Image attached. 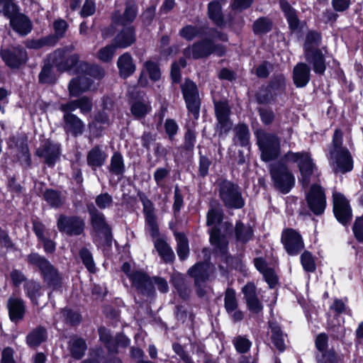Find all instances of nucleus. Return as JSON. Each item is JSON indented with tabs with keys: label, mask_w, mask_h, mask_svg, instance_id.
Here are the masks:
<instances>
[{
	"label": "nucleus",
	"mask_w": 363,
	"mask_h": 363,
	"mask_svg": "<svg viewBox=\"0 0 363 363\" xmlns=\"http://www.w3.org/2000/svg\"><path fill=\"white\" fill-rule=\"evenodd\" d=\"M238 306L235 297V291L232 289H228L225 296V308L228 313L234 311Z\"/></svg>",
	"instance_id": "nucleus-50"
},
{
	"label": "nucleus",
	"mask_w": 363,
	"mask_h": 363,
	"mask_svg": "<svg viewBox=\"0 0 363 363\" xmlns=\"http://www.w3.org/2000/svg\"><path fill=\"white\" fill-rule=\"evenodd\" d=\"M310 68L303 62L298 63L293 70V80L298 88L304 87L310 80Z\"/></svg>",
	"instance_id": "nucleus-24"
},
{
	"label": "nucleus",
	"mask_w": 363,
	"mask_h": 363,
	"mask_svg": "<svg viewBox=\"0 0 363 363\" xmlns=\"http://www.w3.org/2000/svg\"><path fill=\"white\" fill-rule=\"evenodd\" d=\"M1 55L3 60L10 67H18L27 61V52L20 46L10 50H2Z\"/></svg>",
	"instance_id": "nucleus-15"
},
{
	"label": "nucleus",
	"mask_w": 363,
	"mask_h": 363,
	"mask_svg": "<svg viewBox=\"0 0 363 363\" xmlns=\"http://www.w3.org/2000/svg\"><path fill=\"white\" fill-rule=\"evenodd\" d=\"M47 338L46 330L42 327L37 328L27 336V343L30 347H37Z\"/></svg>",
	"instance_id": "nucleus-38"
},
{
	"label": "nucleus",
	"mask_w": 363,
	"mask_h": 363,
	"mask_svg": "<svg viewBox=\"0 0 363 363\" xmlns=\"http://www.w3.org/2000/svg\"><path fill=\"white\" fill-rule=\"evenodd\" d=\"M270 173L274 184L282 193H288L294 184V177L287 167L281 164L271 167Z\"/></svg>",
	"instance_id": "nucleus-7"
},
{
	"label": "nucleus",
	"mask_w": 363,
	"mask_h": 363,
	"mask_svg": "<svg viewBox=\"0 0 363 363\" xmlns=\"http://www.w3.org/2000/svg\"><path fill=\"white\" fill-rule=\"evenodd\" d=\"M172 281L179 296L183 298H187L189 296V290L184 285V278L182 276L179 274H174L172 278Z\"/></svg>",
	"instance_id": "nucleus-49"
},
{
	"label": "nucleus",
	"mask_w": 363,
	"mask_h": 363,
	"mask_svg": "<svg viewBox=\"0 0 363 363\" xmlns=\"http://www.w3.org/2000/svg\"><path fill=\"white\" fill-rule=\"evenodd\" d=\"M62 315L66 322L73 325L79 323L81 319L79 313L68 309L63 310L62 311Z\"/></svg>",
	"instance_id": "nucleus-63"
},
{
	"label": "nucleus",
	"mask_w": 363,
	"mask_h": 363,
	"mask_svg": "<svg viewBox=\"0 0 363 363\" xmlns=\"http://www.w3.org/2000/svg\"><path fill=\"white\" fill-rule=\"evenodd\" d=\"M117 48V47H115L113 42L111 45H108L101 48L97 52L98 59L104 62H110L112 60L114 52Z\"/></svg>",
	"instance_id": "nucleus-48"
},
{
	"label": "nucleus",
	"mask_w": 363,
	"mask_h": 363,
	"mask_svg": "<svg viewBox=\"0 0 363 363\" xmlns=\"http://www.w3.org/2000/svg\"><path fill=\"white\" fill-rule=\"evenodd\" d=\"M155 247L164 262H172L174 258V254L171 247L162 239L157 238L155 240Z\"/></svg>",
	"instance_id": "nucleus-36"
},
{
	"label": "nucleus",
	"mask_w": 363,
	"mask_h": 363,
	"mask_svg": "<svg viewBox=\"0 0 363 363\" xmlns=\"http://www.w3.org/2000/svg\"><path fill=\"white\" fill-rule=\"evenodd\" d=\"M57 225L60 232L69 235H80L84 229V222L78 216L61 215L57 219Z\"/></svg>",
	"instance_id": "nucleus-11"
},
{
	"label": "nucleus",
	"mask_w": 363,
	"mask_h": 363,
	"mask_svg": "<svg viewBox=\"0 0 363 363\" xmlns=\"http://www.w3.org/2000/svg\"><path fill=\"white\" fill-rule=\"evenodd\" d=\"M233 343L237 351L240 353L247 352L251 347V342L248 339L241 336L235 338Z\"/></svg>",
	"instance_id": "nucleus-56"
},
{
	"label": "nucleus",
	"mask_w": 363,
	"mask_h": 363,
	"mask_svg": "<svg viewBox=\"0 0 363 363\" xmlns=\"http://www.w3.org/2000/svg\"><path fill=\"white\" fill-rule=\"evenodd\" d=\"M107 158V155L99 146L91 148L86 156V161L89 166L92 169L101 167Z\"/></svg>",
	"instance_id": "nucleus-28"
},
{
	"label": "nucleus",
	"mask_w": 363,
	"mask_h": 363,
	"mask_svg": "<svg viewBox=\"0 0 363 363\" xmlns=\"http://www.w3.org/2000/svg\"><path fill=\"white\" fill-rule=\"evenodd\" d=\"M96 204L101 209L108 208L113 203V199L108 193L101 194L95 199Z\"/></svg>",
	"instance_id": "nucleus-59"
},
{
	"label": "nucleus",
	"mask_w": 363,
	"mask_h": 363,
	"mask_svg": "<svg viewBox=\"0 0 363 363\" xmlns=\"http://www.w3.org/2000/svg\"><path fill=\"white\" fill-rule=\"evenodd\" d=\"M342 133L336 130L329 147L330 163L335 172L345 173L353 169V160L349 150L342 147Z\"/></svg>",
	"instance_id": "nucleus-1"
},
{
	"label": "nucleus",
	"mask_w": 363,
	"mask_h": 363,
	"mask_svg": "<svg viewBox=\"0 0 363 363\" xmlns=\"http://www.w3.org/2000/svg\"><path fill=\"white\" fill-rule=\"evenodd\" d=\"M212 53L222 56L225 53V48L220 45H215L208 39L195 43L184 51V55L186 57L194 59L206 57Z\"/></svg>",
	"instance_id": "nucleus-6"
},
{
	"label": "nucleus",
	"mask_w": 363,
	"mask_h": 363,
	"mask_svg": "<svg viewBox=\"0 0 363 363\" xmlns=\"http://www.w3.org/2000/svg\"><path fill=\"white\" fill-rule=\"evenodd\" d=\"M8 308L11 320L18 322L22 320L25 313V306L22 299L11 297L8 300Z\"/></svg>",
	"instance_id": "nucleus-25"
},
{
	"label": "nucleus",
	"mask_w": 363,
	"mask_h": 363,
	"mask_svg": "<svg viewBox=\"0 0 363 363\" xmlns=\"http://www.w3.org/2000/svg\"><path fill=\"white\" fill-rule=\"evenodd\" d=\"M256 137L263 161L269 162L279 156L280 141L276 135L259 130L256 131Z\"/></svg>",
	"instance_id": "nucleus-3"
},
{
	"label": "nucleus",
	"mask_w": 363,
	"mask_h": 363,
	"mask_svg": "<svg viewBox=\"0 0 363 363\" xmlns=\"http://www.w3.org/2000/svg\"><path fill=\"white\" fill-rule=\"evenodd\" d=\"M145 67L152 80L157 81L160 78L161 74L157 64L151 61H147L145 62Z\"/></svg>",
	"instance_id": "nucleus-60"
},
{
	"label": "nucleus",
	"mask_w": 363,
	"mask_h": 363,
	"mask_svg": "<svg viewBox=\"0 0 363 363\" xmlns=\"http://www.w3.org/2000/svg\"><path fill=\"white\" fill-rule=\"evenodd\" d=\"M269 328L272 332L271 338L273 344L279 351H284L285 349L284 335L280 327L274 323H270Z\"/></svg>",
	"instance_id": "nucleus-37"
},
{
	"label": "nucleus",
	"mask_w": 363,
	"mask_h": 363,
	"mask_svg": "<svg viewBox=\"0 0 363 363\" xmlns=\"http://www.w3.org/2000/svg\"><path fill=\"white\" fill-rule=\"evenodd\" d=\"M135 41V34L132 26H124V28L115 37L113 42L118 48H126Z\"/></svg>",
	"instance_id": "nucleus-20"
},
{
	"label": "nucleus",
	"mask_w": 363,
	"mask_h": 363,
	"mask_svg": "<svg viewBox=\"0 0 363 363\" xmlns=\"http://www.w3.org/2000/svg\"><path fill=\"white\" fill-rule=\"evenodd\" d=\"M0 13L10 20L20 13L13 0H0Z\"/></svg>",
	"instance_id": "nucleus-41"
},
{
	"label": "nucleus",
	"mask_w": 363,
	"mask_h": 363,
	"mask_svg": "<svg viewBox=\"0 0 363 363\" xmlns=\"http://www.w3.org/2000/svg\"><path fill=\"white\" fill-rule=\"evenodd\" d=\"M137 14V7L134 2L127 1L126 7L123 16H121L118 13H115L113 16V22L126 26L133 21Z\"/></svg>",
	"instance_id": "nucleus-27"
},
{
	"label": "nucleus",
	"mask_w": 363,
	"mask_h": 363,
	"mask_svg": "<svg viewBox=\"0 0 363 363\" xmlns=\"http://www.w3.org/2000/svg\"><path fill=\"white\" fill-rule=\"evenodd\" d=\"M90 214L94 229L97 231L108 234L109 233V228L106 223L104 215L95 208L90 211Z\"/></svg>",
	"instance_id": "nucleus-35"
},
{
	"label": "nucleus",
	"mask_w": 363,
	"mask_h": 363,
	"mask_svg": "<svg viewBox=\"0 0 363 363\" xmlns=\"http://www.w3.org/2000/svg\"><path fill=\"white\" fill-rule=\"evenodd\" d=\"M142 202L145 217V229L153 238H156L159 235V228L156 221L153 203L147 199H142Z\"/></svg>",
	"instance_id": "nucleus-17"
},
{
	"label": "nucleus",
	"mask_w": 363,
	"mask_h": 363,
	"mask_svg": "<svg viewBox=\"0 0 363 363\" xmlns=\"http://www.w3.org/2000/svg\"><path fill=\"white\" fill-rule=\"evenodd\" d=\"M301 262L303 269L307 272H313L315 264L312 255L309 252H304L301 256Z\"/></svg>",
	"instance_id": "nucleus-55"
},
{
	"label": "nucleus",
	"mask_w": 363,
	"mask_h": 363,
	"mask_svg": "<svg viewBox=\"0 0 363 363\" xmlns=\"http://www.w3.org/2000/svg\"><path fill=\"white\" fill-rule=\"evenodd\" d=\"M67 23L64 20H57L53 23L55 37L59 39L65 35L67 28Z\"/></svg>",
	"instance_id": "nucleus-62"
},
{
	"label": "nucleus",
	"mask_w": 363,
	"mask_h": 363,
	"mask_svg": "<svg viewBox=\"0 0 363 363\" xmlns=\"http://www.w3.org/2000/svg\"><path fill=\"white\" fill-rule=\"evenodd\" d=\"M215 111L220 131L225 133L228 131L231 128V124L228 120L230 108L228 104L222 101L215 103Z\"/></svg>",
	"instance_id": "nucleus-23"
},
{
	"label": "nucleus",
	"mask_w": 363,
	"mask_h": 363,
	"mask_svg": "<svg viewBox=\"0 0 363 363\" xmlns=\"http://www.w3.org/2000/svg\"><path fill=\"white\" fill-rule=\"evenodd\" d=\"M208 14L210 19L217 26L223 24V16L220 2L213 1L208 4Z\"/></svg>",
	"instance_id": "nucleus-34"
},
{
	"label": "nucleus",
	"mask_w": 363,
	"mask_h": 363,
	"mask_svg": "<svg viewBox=\"0 0 363 363\" xmlns=\"http://www.w3.org/2000/svg\"><path fill=\"white\" fill-rule=\"evenodd\" d=\"M235 234L239 241L245 242L251 238L252 230L249 226H244L242 223H238L235 227Z\"/></svg>",
	"instance_id": "nucleus-47"
},
{
	"label": "nucleus",
	"mask_w": 363,
	"mask_h": 363,
	"mask_svg": "<svg viewBox=\"0 0 363 363\" xmlns=\"http://www.w3.org/2000/svg\"><path fill=\"white\" fill-rule=\"evenodd\" d=\"M44 198L52 207L58 208L62 204V199L58 192L54 190H47L44 194Z\"/></svg>",
	"instance_id": "nucleus-51"
},
{
	"label": "nucleus",
	"mask_w": 363,
	"mask_h": 363,
	"mask_svg": "<svg viewBox=\"0 0 363 363\" xmlns=\"http://www.w3.org/2000/svg\"><path fill=\"white\" fill-rule=\"evenodd\" d=\"M320 35L315 32H309L306 37L303 46V52L320 49Z\"/></svg>",
	"instance_id": "nucleus-43"
},
{
	"label": "nucleus",
	"mask_w": 363,
	"mask_h": 363,
	"mask_svg": "<svg viewBox=\"0 0 363 363\" xmlns=\"http://www.w3.org/2000/svg\"><path fill=\"white\" fill-rule=\"evenodd\" d=\"M40 157L45 158V162L52 166L60 155V147L57 144H53L47 141L42 147H39L36 152Z\"/></svg>",
	"instance_id": "nucleus-21"
},
{
	"label": "nucleus",
	"mask_w": 363,
	"mask_h": 363,
	"mask_svg": "<svg viewBox=\"0 0 363 363\" xmlns=\"http://www.w3.org/2000/svg\"><path fill=\"white\" fill-rule=\"evenodd\" d=\"M353 232L355 238L359 241L363 242V216L356 219L353 226Z\"/></svg>",
	"instance_id": "nucleus-64"
},
{
	"label": "nucleus",
	"mask_w": 363,
	"mask_h": 363,
	"mask_svg": "<svg viewBox=\"0 0 363 363\" xmlns=\"http://www.w3.org/2000/svg\"><path fill=\"white\" fill-rule=\"evenodd\" d=\"M92 82L85 74L73 79L69 84V91L72 96H77L83 92L89 90Z\"/></svg>",
	"instance_id": "nucleus-22"
},
{
	"label": "nucleus",
	"mask_w": 363,
	"mask_h": 363,
	"mask_svg": "<svg viewBox=\"0 0 363 363\" xmlns=\"http://www.w3.org/2000/svg\"><path fill=\"white\" fill-rule=\"evenodd\" d=\"M220 197L225 205L230 208H240L245 203L238 186L229 182L220 184Z\"/></svg>",
	"instance_id": "nucleus-8"
},
{
	"label": "nucleus",
	"mask_w": 363,
	"mask_h": 363,
	"mask_svg": "<svg viewBox=\"0 0 363 363\" xmlns=\"http://www.w3.org/2000/svg\"><path fill=\"white\" fill-rule=\"evenodd\" d=\"M333 212L337 220L342 225H347L352 219V209L349 201L343 194L333 192Z\"/></svg>",
	"instance_id": "nucleus-10"
},
{
	"label": "nucleus",
	"mask_w": 363,
	"mask_h": 363,
	"mask_svg": "<svg viewBox=\"0 0 363 363\" xmlns=\"http://www.w3.org/2000/svg\"><path fill=\"white\" fill-rule=\"evenodd\" d=\"M327 50L325 48L307 50L303 52L305 60L312 66L315 73L323 74L325 69V54Z\"/></svg>",
	"instance_id": "nucleus-16"
},
{
	"label": "nucleus",
	"mask_w": 363,
	"mask_h": 363,
	"mask_svg": "<svg viewBox=\"0 0 363 363\" xmlns=\"http://www.w3.org/2000/svg\"><path fill=\"white\" fill-rule=\"evenodd\" d=\"M27 261L40 269L44 282L49 287L53 289L59 287L62 277L57 269L48 259L38 253H31L28 256Z\"/></svg>",
	"instance_id": "nucleus-2"
},
{
	"label": "nucleus",
	"mask_w": 363,
	"mask_h": 363,
	"mask_svg": "<svg viewBox=\"0 0 363 363\" xmlns=\"http://www.w3.org/2000/svg\"><path fill=\"white\" fill-rule=\"evenodd\" d=\"M271 26L272 23L269 19L261 18L255 22L253 30L257 34L264 33L271 29Z\"/></svg>",
	"instance_id": "nucleus-52"
},
{
	"label": "nucleus",
	"mask_w": 363,
	"mask_h": 363,
	"mask_svg": "<svg viewBox=\"0 0 363 363\" xmlns=\"http://www.w3.org/2000/svg\"><path fill=\"white\" fill-rule=\"evenodd\" d=\"M274 95L275 94L269 86L267 88L259 91L257 99L260 104H268L273 99Z\"/></svg>",
	"instance_id": "nucleus-58"
},
{
	"label": "nucleus",
	"mask_w": 363,
	"mask_h": 363,
	"mask_svg": "<svg viewBox=\"0 0 363 363\" xmlns=\"http://www.w3.org/2000/svg\"><path fill=\"white\" fill-rule=\"evenodd\" d=\"M140 293L149 295L154 291L153 281L144 272L135 270L130 279Z\"/></svg>",
	"instance_id": "nucleus-19"
},
{
	"label": "nucleus",
	"mask_w": 363,
	"mask_h": 363,
	"mask_svg": "<svg viewBox=\"0 0 363 363\" xmlns=\"http://www.w3.org/2000/svg\"><path fill=\"white\" fill-rule=\"evenodd\" d=\"M79 68L87 77H92L99 79L104 75V71L98 65H90L85 62H80Z\"/></svg>",
	"instance_id": "nucleus-42"
},
{
	"label": "nucleus",
	"mask_w": 363,
	"mask_h": 363,
	"mask_svg": "<svg viewBox=\"0 0 363 363\" xmlns=\"http://www.w3.org/2000/svg\"><path fill=\"white\" fill-rule=\"evenodd\" d=\"M39 81H40V82L43 83V84L53 82L54 77L52 74L50 65H45L43 67V69L39 74Z\"/></svg>",
	"instance_id": "nucleus-61"
},
{
	"label": "nucleus",
	"mask_w": 363,
	"mask_h": 363,
	"mask_svg": "<svg viewBox=\"0 0 363 363\" xmlns=\"http://www.w3.org/2000/svg\"><path fill=\"white\" fill-rule=\"evenodd\" d=\"M79 255L86 269L91 272H94L95 271V265L91 252L87 249L84 248L81 250Z\"/></svg>",
	"instance_id": "nucleus-53"
},
{
	"label": "nucleus",
	"mask_w": 363,
	"mask_h": 363,
	"mask_svg": "<svg viewBox=\"0 0 363 363\" xmlns=\"http://www.w3.org/2000/svg\"><path fill=\"white\" fill-rule=\"evenodd\" d=\"M64 121L65 123V129L72 133L74 135H81L83 133L84 123L75 115L72 113H65Z\"/></svg>",
	"instance_id": "nucleus-30"
},
{
	"label": "nucleus",
	"mask_w": 363,
	"mask_h": 363,
	"mask_svg": "<svg viewBox=\"0 0 363 363\" xmlns=\"http://www.w3.org/2000/svg\"><path fill=\"white\" fill-rule=\"evenodd\" d=\"M182 93L189 112L195 119L199 116L200 99L196 85L190 80H186L182 86Z\"/></svg>",
	"instance_id": "nucleus-9"
},
{
	"label": "nucleus",
	"mask_w": 363,
	"mask_h": 363,
	"mask_svg": "<svg viewBox=\"0 0 363 363\" xmlns=\"http://www.w3.org/2000/svg\"><path fill=\"white\" fill-rule=\"evenodd\" d=\"M308 206L315 215L322 214L326 206V199L323 189L318 185H313L306 196Z\"/></svg>",
	"instance_id": "nucleus-13"
},
{
	"label": "nucleus",
	"mask_w": 363,
	"mask_h": 363,
	"mask_svg": "<svg viewBox=\"0 0 363 363\" xmlns=\"http://www.w3.org/2000/svg\"><path fill=\"white\" fill-rule=\"evenodd\" d=\"M250 133L247 125L241 124L235 128V140L241 146L249 144Z\"/></svg>",
	"instance_id": "nucleus-45"
},
{
	"label": "nucleus",
	"mask_w": 363,
	"mask_h": 363,
	"mask_svg": "<svg viewBox=\"0 0 363 363\" xmlns=\"http://www.w3.org/2000/svg\"><path fill=\"white\" fill-rule=\"evenodd\" d=\"M177 242V254L181 259H184L188 257L189 249L186 238L182 233L176 234Z\"/></svg>",
	"instance_id": "nucleus-44"
},
{
	"label": "nucleus",
	"mask_w": 363,
	"mask_h": 363,
	"mask_svg": "<svg viewBox=\"0 0 363 363\" xmlns=\"http://www.w3.org/2000/svg\"><path fill=\"white\" fill-rule=\"evenodd\" d=\"M242 291L244 294L247 303H250L258 298L256 293V286L253 283H247L242 287Z\"/></svg>",
	"instance_id": "nucleus-54"
},
{
	"label": "nucleus",
	"mask_w": 363,
	"mask_h": 363,
	"mask_svg": "<svg viewBox=\"0 0 363 363\" xmlns=\"http://www.w3.org/2000/svg\"><path fill=\"white\" fill-rule=\"evenodd\" d=\"M223 219V213L220 208H211L207 214V225L212 226L210 230V241L214 245L218 252L225 255L228 242L224 237L220 235V231L216 228Z\"/></svg>",
	"instance_id": "nucleus-5"
},
{
	"label": "nucleus",
	"mask_w": 363,
	"mask_h": 363,
	"mask_svg": "<svg viewBox=\"0 0 363 363\" xmlns=\"http://www.w3.org/2000/svg\"><path fill=\"white\" fill-rule=\"evenodd\" d=\"M117 66L119 69L120 75L123 78H127L133 74L135 70V65L131 55L125 52L119 57L117 61Z\"/></svg>",
	"instance_id": "nucleus-26"
},
{
	"label": "nucleus",
	"mask_w": 363,
	"mask_h": 363,
	"mask_svg": "<svg viewBox=\"0 0 363 363\" xmlns=\"http://www.w3.org/2000/svg\"><path fill=\"white\" fill-rule=\"evenodd\" d=\"M214 269V266L209 262H202L196 264L189 269L188 273L194 278L195 284L200 287L208 279Z\"/></svg>",
	"instance_id": "nucleus-18"
},
{
	"label": "nucleus",
	"mask_w": 363,
	"mask_h": 363,
	"mask_svg": "<svg viewBox=\"0 0 363 363\" xmlns=\"http://www.w3.org/2000/svg\"><path fill=\"white\" fill-rule=\"evenodd\" d=\"M10 25L18 33L26 35L31 30V23L23 14H17L10 20Z\"/></svg>",
	"instance_id": "nucleus-29"
},
{
	"label": "nucleus",
	"mask_w": 363,
	"mask_h": 363,
	"mask_svg": "<svg viewBox=\"0 0 363 363\" xmlns=\"http://www.w3.org/2000/svg\"><path fill=\"white\" fill-rule=\"evenodd\" d=\"M73 47L67 48L66 49H58L50 55V61L52 62V65H55L60 70H69L79 65V56L77 54L72 55L65 59V52L67 50H72Z\"/></svg>",
	"instance_id": "nucleus-12"
},
{
	"label": "nucleus",
	"mask_w": 363,
	"mask_h": 363,
	"mask_svg": "<svg viewBox=\"0 0 363 363\" xmlns=\"http://www.w3.org/2000/svg\"><path fill=\"white\" fill-rule=\"evenodd\" d=\"M286 162H292L297 164L301 173V179L303 186H307L311 182V177L314 174L316 167L308 152H289L285 156Z\"/></svg>",
	"instance_id": "nucleus-4"
},
{
	"label": "nucleus",
	"mask_w": 363,
	"mask_h": 363,
	"mask_svg": "<svg viewBox=\"0 0 363 363\" xmlns=\"http://www.w3.org/2000/svg\"><path fill=\"white\" fill-rule=\"evenodd\" d=\"M280 6L285 13L291 29H296L298 26V20L295 11L291 7L289 4L284 0L280 1Z\"/></svg>",
	"instance_id": "nucleus-39"
},
{
	"label": "nucleus",
	"mask_w": 363,
	"mask_h": 363,
	"mask_svg": "<svg viewBox=\"0 0 363 363\" xmlns=\"http://www.w3.org/2000/svg\"><path fill=\"white\" fill-rule=\"evenodd\" d=\"M151 109V106L147 101L139 100L133 103L130 110L135 118H141L150 113Z\"/></svg>",
	"instance_id": "nucleus-40"
},
{
	"label": "nucleus",
	"mask_w": 363,
	"mask_h": 363,
	"mask_svg": "<svg viewBox=\"0 0 363 363\" xmlns=\"http://www.w3.org/2000/svg\"><path fill=\"white\" fill-rule=\"evenodd\" d=\"M285 86V77L280 74L273 79L269 84V88L273 91L274 94H277V92L283 91Z\"/></svg>",
	"instance_id": "nucleus-57"
},
{
	"label": "nucleus",
	"mask_w": 363,
	"mask_h": 363,
	"mask_svg": "<svg viewBox=\"0 0 363 363\" xmlns=\"http://www.w3.org/2000/svg\"><path fill=\"white\" fill-rule=\"evenodd\" d=\"M124 163L122 155L115 152L111 159L110 171L115 174H121L124 172Z\"/></svg>",
	"instance_id": "nucleus-46"
},
{
	"label": "nucleus",
	"mask_w": 363,
	"mask_h": 363,
	"mask_svg": "<svg viewBox=\"0 0 363 363\" xmlns=\"http://www.w3.org/2000/svg\"><path fill=\"white\" fill-rule=\"evenodd\" d=\"M41 285L33 280L26 281L24 284V290L27 296L35 305H38V298L42 295Z\"/></svg>",
	"instance_id": "nucleus-31"
},
{
	"label": "nucleus",
	"mask_w": 363,
	"mask_h": 363,
	"mask_svg": "<svg viewBox=\"0 0 363 363\" xmlns=\"http://www.w3.org/2000/svg\"><path fill=\"white\" fill-rule=\"evenodd\" d=\"M206 33L205 28L202 25H187L182 28L180 31V35L187 40H192L196 37L201 36Z\"/></svg>",
	"instance_id": "nucleus-33"
},
{
	"label": "nucleus",
	"mask_w": 363,
	"mask_h": 363,
	"mask_svg": "<svg viewBox=\"0 0 363 363\" xmlns=\"http://www.w3.org/2000/svg\"><path fill=\"white\" fill-rule=\"evenodd\" d=\"M69 347L72 356L74 358L80 359L86 350V345L82 338L73 337L69 342Z\"/></svg>",
	"instance_id": "nucleus-32"
},
{
	"label": "nucleus",
	"mask_w": 363,
	"mask_h": 363,
	"mask_svg": "<svg viewBox=\"0 0 363 363\" xmlns=\"http://www.w3.org/2000/svg\"><path fill=\"white\" fill-rule=\"evenodd\" d=\"M281 241L290 255L298 254L304 247L301 235L294 229H286L282 233Z\"/></svg>",
	"instance_id": "nucleus-14"
}]
</instances>
